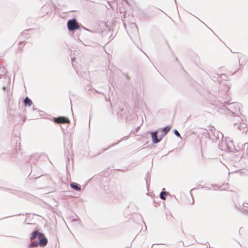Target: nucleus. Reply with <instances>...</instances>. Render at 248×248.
Masks as SVG:
<instances>
[{
    "instance_id": "nucleus-1",
    "label": "nucleus",
    "mask_w": 248,
    "mask_h": 248,
    "mask_svg": "<svg viewBox=\"0 0 248 248\" xmlns=\"http://www.w3.org/2000/svg\"><path fill=\"white\" fill-rule=\"evenodd\" d=\"M67 28L70 31L78 30L79 28L78 23L76 19L70 20L67 22Z\"/></svg>"
},
{
    "instance_id": "nucleus-2",
    "label": "nucleus",
    "mask_w": 248,
    "mask_h": 248,
    "mask_svg": "<svg viewBox=\"0 0 248 248\" xmlns=\"http://www.w3.org/2000/svg\"><path fill=\"white\" fill-rule=\"evenodd\" d=\"M38 239L39 240V246L44 247L47 245V240L43 233H39Z\"/></svg>"
},
{
    "instance_id": "nucleus-3",
    "label": "nucleus",
    "mask_w": 248,
    "mask_h": 248,
    "mask_svg": "<svg viewBox=\"0 0 248 248\" xmlns=\"http://www.w3.org/2000/svg\"><path fill=\"white\" fill-rule=\"evenodd\" d=\"M54 122L57 124H69L70 121L66 117H59L54 118Z\"/></svg>"
},
{
    "instance_id": "nucleus-4",
    "label": "nucleus",
    "mask_w": 248,
    "mask_h": 248,
    "mask_svg": "<svg viewBox=\"0 0 248 248\" xmlns=\"http://www.w3.org/2000/svg\"><path fill=\"white\" fill-rule=\"evenodd\" d=\"M151 137H152L153 142L154 143H157L160 141V139L157 138V132H153Z\"/></svg>"
},
{
    "instance_id": "nucleus-5",
    "label": "nucleus",
    "mask_w": 248,
    "mask_h": 248,
    "mask_svg": "<svg viewBox=\"0 0 248 248\" xmlns=\"http://www.w3.org/2000/svg\"><path fill=\"white\" fill-rule=\"evenodd\" d=\"M70 186L73 188L74 189L79 191L81 190V188L80 186H78L76 183H71L70 184Z\"/></svg>"
},
{
    "instance_id": "nucleus-6",
    "label": "nucleus",
    "mask_w": 248,
    "mask_h": 248,
    "mask_svg": "<svg viewBox=\"0 0 248 248\" xmlns=\"http://www.w3.org/2000/svg\"><path fill=\"white\" fill-rule=\"evenodd\" d=\"M39 233H41L40 232H38V231H36L32 232L31 236V240L32 241L35 239L36 237L38 238Z\"/></svg>"
},
{
    "instance_id": "nucleus-7",
    "label": "nucleus",
    "mask_w": 248,
    "mask_h": 248,
    "mask_svg": "<svg viewBox=\"0 0 248 248\" xmlns=\"http://www.w3.org/2000/svg\"><path fill=\"white\" fill-rule=\"evenodd\" d=\"M170 126H167L166 127H164L162 130V132H163V133H162V135H166L169 131L170 130Z\"/></svg>"
},
{
    "instance_id": "nucleus-8",
    "label": "nucleus",
    "mask_w": 248,
    "mask_h": 248,
    "mask_svg": "<svg viewBox=\"0 0 248 248\" xmlns=\"http://www.w3.org/2000/svg\"><path fill=\"white\" fill-rule=\"evenodd\" d=\"M24 102L25 106H30L32 104L31 100L28 97H26V98H25Z\"/></svg>"
},
{
    "instance_id": "nucleus-9",
    "label": "nucleus",
    "mask_w": 248,
    "mask_h": 248,
    "mask_svg": "<svg viewBox=\"0 0 248 248\" xmlns=\"http://www.w3.org/2000/svg\"><path fill=\"white\" fill-rule=\"evenodd\" d=\"M39 245V243L33 242L31 243V244L29 245V248H33L34 247H37Z\"/></svg>"
},
{
    "instance_id": "nucleus-10",
    "label": "nucleus",
    "mask_w": 248,
    "mask_h": 248,
    "mask_svg": "<svg viewBox=\"0 0 248 248\" xmlns=\"http://www.w3.org/2000/svg\"><path fill=\"white\" fill-rule=\"evenodd\" d=\"M166 195L167 193L166 192H161V194H160V197H161V199L165 200Z\"/></svg>"
},
{
    "instance_id": "nucleus-11",
    "label": "nucleus",
    "mask_w": 248,
    "mask_h": 248,
    "mask_svg": "<svg viewBox=\"0 0 248 248\" xmlns=\"http://www.w3.org/2000/svg\"><path fill=\"white\" fill-rule=\"evenodd\" d=\"M174 133H175V135H176V136L178 137H180V133L178 132L177 130H175L174 131Z\"/></svg>"
},
{
    "instance_id": "nucleus-12",
    "label": "nucleus",
    "mask_w": 248,
    "mask_h": 248,
    "mask_svg": "<svg viewBox=\"0 0 248 248\" xmlns=\"http://www.w3.org/2000/svg\"><path fill=\"white\" fill-rule=\"evenodd\" d=\"M0 72L3 73L4 75L6 73L4 68H0Z\"/></svg>"
},
{
    "instance_id": "nucleus-13",
    "label": "nucleus",
    "mask_w": 248,
    "mask_h": 248,
    "mask_svg": "<svg viewBox=\"0 0 248 248\" xmlns=\"http://www.w3.org/2000/svg\"><path fill=\"white\" fill-rule=\"evenodd\" d=\"M2 89H3V90H5V87H4L3 88H2Z\"/></svg>"
}]
</instances>
